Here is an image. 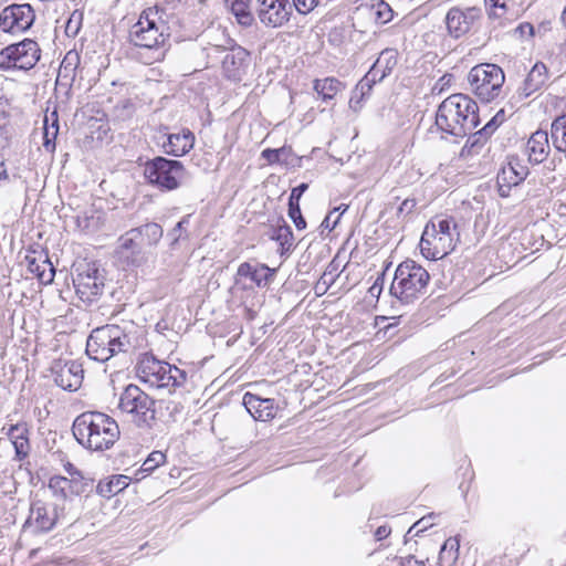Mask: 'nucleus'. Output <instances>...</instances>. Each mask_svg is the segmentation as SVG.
Returning a JSON list of instances; mask_svg holds the SVG:
<instances>
[{
	"mask_svg": "<svg viewBox=\"0 0 566 566\" xmlns=\"http://www.w3.org/2000/svg\"><path fill=\"white\" fill-rule=\"evenodd\" d=\"M75 440L91 451L111 449L119 439L120 430L115 419L99 411H85L72 424Z\"/></svg>",
	"mask_w": 566,
	"mask_h": 566,
	"instance_id": "nucleus-1",
	"label": "nucleus"
},
{
	"mask_svg": "<svg viewBox=\"0 0 566 566\" xmlns=\"http://www.w3.org/2000/svg\"><path fill=\"white\" fill-rule=\"evenodd\" d=\"M434 124L439 130L463 138L480 124L478 104L465 94H452L438 106Z\"/></svg>",
	"mask_w": 566,
	"mask_h": 566,
	"instance_id": "nucleus-2",
	"label": "nucleus"
},
{
	"mask_svg": "<svg viewBox=\"0 0 566 566\" xmlns=\"http://www.w3.org/2000/svg\"><path fill=\"white\" fill-rule=\"evenodd\" d=\"M170 27L159 15L157 8L144 10L138 21L129 30V42L135 46L150 50L153 61H160L169 45Z\"/></svg>",
	"mask_w": 566,
	"mask_h": 566,
	"instance_id": "nucleus-3",
	"label": "nucleus"
},
{
	"mask_svg": "<svg viewBox=\"0 0 566 566\" xmlns=\"http://www.w3.org/2000/svg\"><path fill=\"white\" fill-rule=\"evenodd\" d=\"M430 281L427 269L411 259L402 261L396 269L389 293L392 307L410 305L426 294Z\"/></svg>",
	"mask_w": 566,
	"mask_h": 566,
	"instance_id": "nucleus-4",
	"label": "nucleus"
},
{
	"mask_svg": "<svg viewBox=\"0 0 566 566\" xmlns=\"http://www.w3.org/2000/svg\"><path fill=\"white\" fill-rule=\"evenodd\" d=\"M137 164L143 167L145 182L161 192L175 191L189 179V171L178 159L156 156L143 160L139 157Z\"/></svg>",
	"mask_w": 566,
	"mask_h": 566,
	"instance_id": "nucleus-5",
	"label": "nucleus"
},
{
	"mask_svg": "<svg viewBox=\"0 0 566 566\" xmlns=\"http://www.w3.org/2000/svg\"><path fill=\"white\" fill-rule=\"evenodd\" d=\"M156 401L140 387L129 384L119 395L118 409L132 416L139 429H153L156 424Z\"/></svg>",
	"mask_w": 566,
	"mask_h": 566,
	"instance_id": "nucleus-6",
	"label": "nucleus"
},
{
	"mask_svg": "<svg viewBox=\"0 0 566 566\" xmlns=\"http://www.w3.org/2000/svg\"><path fill=\"white\" fill-rule=\"evenodd\" d=\"M72 281L80 300L92 304L104 292L106 271L98 262L84 259L72 265Z\"/></svg>",
	"mask_w": 566,
	"mask_h": 566,
	"instance_id": "nucleus-7",
	"label": "nucleus"
},
{
	"mask_svg": "<svg viewBox=\"0 0 566 566\" xmlns=\"http://www.w3.org/2000/svg\"><path fill=\"white\" fill-rule=\"evenodd\" d=\"M468 82L478 98L489 103L501 94L505 74L496 64L481 63L470 70Z\"/></svg>",
	"mask_w": 566,
	"mask_h": 566,
	"instance_id": "nucleus-8",
	"label": "nucleus"
},
{
	"mask_svg": "<svg viewBox=\"0 0 566 566\" xmlns=\"http://www.w3.org/2000/svg\"><path fill=\"white\" fill-rule=\"evenodd\" d=\"M41 57V49L32 39L12 43L0 51V71L33 69Z\"/></svg>",
	"mask_w": 566,
	"mask_h": 566,
	"instance_id": "nucleus-9",
	"label": "nucleus"
},
{
	"mask_svg": "<svg viewBox=\"0 0 566 566\" xmlns=\"http://www.w3.org/2000/svg\"><path fill=\"white\" fill-rule=\"evenodd\" d=\"M226 45H211L208 49V56L212 54L224 53L222 57V70L227 78L241 81L245 69L249 65L250 53L248 50L237 44L232 39H227Z\"/></svg>",
	"mask_w": 566,
	"mask_h": 566,
	"instance_id": "nucleus-10",
	"label": "nucleus"
},
{
	"mask_svg": "<svg viewBox=\"0 0 566 566\" xmlns=\"http://www.w3.org/2000/svg\"><path fill=\"white\" fill-rule=\"evenodd\" d=\"M35 21V12L30 3H13L0 12V29L4 33L20 34L28 31Z\"/></svg>",
	"mask_w": 566,
	"mask_h": 566,
	"instance_id": "nucleus-11",
	"label": "nucleus"
},
{
	"mask_svg": "<svg viewBox=\"0 0 566 566\" xmlns=\"http://www.w3.org/2000/svg\"><path fill=\"white\" fill-rule=\"evenodd\" d=\"M528 174L527 165L518 156H509L506 165L500 169L496 176L499 196L501 198H509L512 188L521 185Z\"/></svg>",
	"mask_w": 566,
	"mask_h": 566,
	"instance_id": "nucleus-12",
	"label": "nucleus"
},
{
	"mask_svg": "<svg viewBox=\"0 0 566 566\" xmlns=\"http://www.w3.org/2000/svg\"><path fill=\"white\" fill-rule=\"evenodd\" d=\"M65 506L59 503H50L42 500L31 502L30 516L38 528L42 533L52 531L60 521L65 518Z\"/></svg>",
	"mask_w": 566,
	"mask_h": 566,
	"instance_id": "nucleus-13",
	"label": "nucleus"
},
{
	"mask_svg": "<svg viewBox=\"0 0 566 566\" xmlns=\"http://www.w3.org/2000/svg\"><path fill=\"white\" fill-rule=\"evenodd\" d=\"M256 14L262 24L280 28L289 22L292 14L290 0H258Z\"/></svg>",
	"mask_w": 566,
	"mask_h": 566,
	"instance_id": "nucleus-14",
	"label": "nucleus"
},
{
	"mask_svg": "<svg viewBox=\"0 0 566 566\" xmlns=\"http://www.w3.org/2000/svg\"><path fill=\"white\" fill-rule=\"evenodd\" d=\"M480 18V8L470 7L461 9L459 7H452L446 15L448 32L452 38L459 39L468 33Z\"/></svg>",
	"mask_w": 566,
	"mask_h": 566,
	"instance_id": "nucleus-15",
	"label": "nucleus"
},
{
	"mask_svg": "<svg viewBox=\"0 0 566 566\" xmlns=\"http://www.w3.org/2000/svg\"><path fill=\"white\" fill-rule=\"evenodd\" d=\"M53 379L56 386L63 390L76 391L83 381V367L75 360L62 364L61 360L53 363L51 367Z\"/></svg>",
	"mask_w": 566,
	"mask_h": 566,
	"instance_id": "nucleus-16",
	"label": "nucleus"
},
{
	"mask_svg": "<svg viewBox=\"0 0 566 566\" xmlns=\"http://www.w3.org/2000/svg\"><path fill=\"white\" fill-rule=\"evenodd\" d=\"M115 337H112L111 324L93 329L86 340L87 356L99 363L109 360L112 358L109 343Z\"/></svg>",
	"mask_w": 566,
	"mask_h": 566,
	"instance_id": "nucleus-17",
	"label": "nucleus"
},
{
	"mask_svg": "<svg viewBox=\"0 0 566 566\" xmlns=\"http://www.w3.org/2000/svg\"><path fill=\"white\" fill-rule=\"evenodd\" d=\"M167 126H160V132H166ZM195 134L189 128H182L180 133H165V140L160 144L163 151L172 157H181L188 154L195 146Z\"/></svg>",
	"mask_w": 566,
	"mask_h": 566,
	"instance_id": "nucleus-18",
	"label": "nucleus"
},
{
	"mask_svg": "<svg viewBox=\"0 0 566 566\" xmlns=\"http://www.w3.org/2000/svg\"><path fill=\"white\" fill-rule=\"evenodd\" d=\"M242 403L250 416L256 421H271L275 418L279 406L273 398H262L252 392H245Z\"/></svg>",
	"mask_w": 566,
	"mask_h": 566,
	"instance_id": "nucleus-19",
	"label": "nucleus"
},
{
	"mask_svg": "<svg viewBox=\"0 0 566 566\" xmlns=\"http://www.w3.org/2000/svg\"><path fill=\"white\" fill-rule=\"evenodd\" d=\"M276 269H272L264 263L242 262L237 270L235 284L240 283L239 277L249 279L256 287L264 289L274 281Z\"/></svg>",
	"mask_w": 566,
	"mask_h": 566,
	"instance_id": "nucleus-20",
	"label": "nucleus"
},
{
	"mask_svg": "<svg viewBox=\"0 0 566 566\" xmlns=\"http://www.w3.org/2000/svg\"><path fill=\"white\" fill-rule=\"evenodd\" d=\"M548 81V69L547 66L538 61L536 62L526 77L522 82V84L516 90V96L518 101H522L535 92L542 90Z\"/></svg>",
	"mask_w": 566,
	"mask_h": 566,
	"instance_id": "nucleus-21",
	"label": "nucleus"
},
{
	"mask_svg": "<svg viewBox=\"0 0 566 566\" xmlns=\"http://www.w3.org/2000/svg\"><path fill=\"white\" fill-rule=\"evenodd\" d=\"M28 271L32 273L41 284H51L54 280L55 268L51 262L48 251L42 250L40 253L32 252L25 256Z\"/></svg>",
	"mask_w": 566,
	"mask_h": 566,
	"instance_id": "nucleus-22",
	"label": "nucleus"
},
{
	"mask_svg": "<svg viewBox=\"0 0 566 566\" xmlns=\"http://www.w3.org/2000/svg\"><path fill=\"white\" fill-rule=\"evenodd\" d=\"M168 363L157 359L151 353L142 355L137 363V371L146 377H155L158 387H164Z\"/></svg>",
	"mask_w": 566,
	"mask_h": 566,
	"instance_id": "nucleus-23",
	"label": "nucleus"
},
{
	"mask_svg": "<svg viewBox=\"0 0 566 566\" xmlns=\"http://www.w3.org/2000/svg\"><path fill=\"white\" fill-rule=\"evenodd\" d=\"M528 161L532 164L543 163L549 154L548 133L538 129L531 135L526 144Z\"/></svg>",
	"mask_w": 566,
	"mask_h": 566,
	"instance_id": "nucleus-24",
	"label": "nucleus"
},
{
	"mask_svg": "<svg viewBox=\"0 0 566 566\" xmlns=\"http://www.w3.org/2000/svg\"><path fill=\"white\" fill-rule=\"evenodd\" d=\"M270 238L279 243L281 256L290 254L294 249L293 230L283 218H280L277 226L273 227Z\"/></svg>",
	"mask_w": 566,
	"mask_h": 566,
	"instance_id": "nucleus-25",
	"label": "nucleus"
},
{
	"mask_svg": "<svg viewBox=\"0 0 566 566\" xmlns=\"http://www.w3.org/2000/svg\"><path fill=\"white\" fill-rule=\"evenodd\" d=\"M130 234H138L143 245L155 248L164 235L163 227L157 222H147L139 227L132 228Z\"/></svg>",
	"mask_w": 566,
	"mask_h": 566,
	"instance_id": "nucleus-26",
	"label": "nucleus"
},
{
	"mask_svg": "<svg viewBox=\"0 0 566 566\" xmlns=\"http://www.w3.org/2000/svg\"><path fill=\"white\" fill-rule=\"evenodd\" d=\"M130 482V478L124 474L112 475L106 481H99L96 492L103 497L109 499L113 495L124 491Z\"/></svg>",
	"mask_w": 566,
	"mask_h": 566,
	"instance_id": "nucleus-27",
	"label": "nucleus"
},
{
	"mask_svg": "<svg viewBox=\"0 0 566 566\" xmlns=\"http://www.w3.org/2000/svg\"><path fill=\"white\" fill-rule=\"evenodd\" d=\"M78 64H80V54L75 50L69 51L64 55V57L60 64L59 73H57V81L65 80V81H69L70 84L72 85V83L74 82L75 76H76V70L78 67Z\"/></svg>",
	"mask_w": 566,
	"mask_h": 566,
	"instance_id": "nucleus-28",
	"label": "nucleus"
},
{
	"mask_svg": "<svg viewBox=\"0 0 566 566\" xmlns=\"http://www.w3.org/2000/svg\"><path fill=\"white\" fill-rule=\"evenodd\" d=\"M343 87V83L335 77L317 78L313 85L314 91L324 102L333 99Z\"/></svg>",
	"mask_w": 566,
	"mask_h": 566,
	"instance_id": "nucleus-29",
	"label": "nucleus"
},
{
	"mask_svg": "<svg viewBox=\"0 0 566 566\" xmlns=\"http://www.w3.org/2000/svg\"><path fill=\"white\" fill-rule=\"evenodd\" d=\"M460 541L458 536L449 537L440 548L438 566H453L459 557Z\"/></svg>",
	"mask_w": 566,
	"mask_h": 566,
	"instance_id": "nucleus-30",
	"label": "nucleus"
},
{
	"mask_svg": "<svg viewBox=\"0 0 566 566\" xmlns=\"http://www.w3.org/2000/svg\"><path fill=\"white\" fill-rule=\"evenodd\" d=\"M551 138L557 151L566 153V113H563L553 120Z\"/></svg>",
	"mask_w": 566,
	"mask_h": 566,
	"instance_id": "nucleus-31",
	"label": "nucleus"
},
{
	"mask_svg": "<svg viewBox=\"0 0 566 566\" xmlns=\"http://www.w3.org/2000/svg\"><path fill=\"white\" fill-rule=\"evenodd\" d=\"M250 1L251 0H235L233 3L227 6L237 22L244 28L251 27L254 22V15L250 10Z\"/></svg>",
	"mask_w": 566,
	"mask_h": 566,
	"instance_id": "nucleus-32",
	"label": "nucleus"
},
{
	"mask_svg": "<svg viewBox=\"0 0 566 566\" xmlns=\"http://www.w3.org/2000/svg\"><path fill=\"white\" fill-rule=\"evenodd\" d=\"M436 228L441 241L447 243L448 250L451 252L454 249L453 235L455 234L459 238L457 223L452 218L438 219Z\"/></svg>",
	"mask_w": 566,
	"mask_h": 566,
	"instance_id": "nucleus-33",
	"label": "nucleus"
},
{
	"mask_svg": "<svg viewBox=\"0 0 566 566\" xmlns=\"http://www.w3.org/2000/svg\"><path fill=\"white\" fill-rule=\"evenodd\" d=\"M420 252L428 260H439L450 253L444 242H436L434 240L420 239Z\"/></svg>",
	"mask_w": 566,
	"mask_h": 566,
	"instance_id": "nucleus-34",
	"label": "nucleus"
},
{
	"mask_svg": "<svg viewBox=\"0 0 566 566\" xmlns=\"http://www.w3.org/2000/svg\"><path fill=\"white\" fill-rule=\"evenodd\" d=\"M468 139L464 146L461 149V156H469L473 154H478L479 150L483 147V145L491 137L489 134L484 133V129L481 128L478 132H470L468 135Z\"/></svg>",
	"mask_w": 566,
	"mask_h": 566,
	"instance_id": "nucleus-35",
	"label": "nucleus"
},
{
	"mask_svg": "<svg viewBox=\"0 0 566 566\" xmlns=\"http://www.w3.org/2000/svg\"><path fill=\"white\" fill-rule=\"evenodd\" d=\"M112 337H115L109 343L112 357L119 353H127L130 347L129 336L118 325L111 324Z\"/></svg>",
	"mask_w": 566,
	"mask_h": 566,
	"instance_id": "nucleus-36",
	"label": "nucleus"
},
{
	"mask_svg": "<svg viewBox=\"0 0 566 566\" xmlns=\"http://www.w3.org/2000/svg\"><path fill=\"white\" fill-rule=\"evenodd\" d=\"M69 478L62 475H53L50 478L48 488L52 492V495L63 501H71L72 493L69 492Z\"/></svg>",
	"mask_w": 566,
	"mask_h": 566,
	"instance_id": "nucleus-37",
	"label": "nucleus"
},
{
	"mask_svg": "<svg viewBox=\"0 0 566 566\" xmlns=\"http://www.w3.org/2000/svg\"><path fill=\"white\" fill-rule=\"evenodd\" d=\"M52 116L54 118H53V122H52L51 126H49V124H48V122H49L48 116H45V118H44L43 147L48 151H53L55 149V139H56L57 134H59V119H57L56 111H54L52 113Z\"/></svg>",
	"mask_w": 566,
	"mask_h": 566,
	"instance_id": "nucleus-38",
	"label": "nucleus"
},
{
	"mask_svg": "<svg viewBox=\"0 0 566 566\" xmlns=\"http://www.w3.org/2000/svg\"><path fill=\"white\" fill-rule=\"evenodd\" d=\"M376 61L380 62V77H387L397 65V52L394 49H385Z\"/></svg>",
	"mask_w": 566,
	"mask_h": 566,
	"instance_id": "nucleus-39",
	"label": "nucleus"
},
{
	"mask_svg": "<svg viewBox=\"0 0 566 566\" xmlns=\"http://www.w3.org/2000/svg\"><path fill=\"white\" fill-rule=\"evenodd\" d=\"M164 387L177 388L187 380V373L175 365L168 364Z\"/></svg>",
	"mask_w": 566,
	"mask_h": 566,
	"instance_id": "nucleus-40",
	"label": "nucleus"
},
{
	"mask_svg": "<svg viewBox=\"0 0 566 566\" xmlns=\"http://www.w3.org/2000/svg\"><path fill=\"white\" fill-rule=\"evenodd\" d=\"M489 18L499 19L505 17L510 12V3L507 0H484Z\"/></svg>",
	"mask_w": 566,
	"mask_h": 566,
	"instance_id": "nucleus-41",
	"label": "nucleus"
},
{
	"mask_svg": "<svg viewBox=\"0 0 566 566\" xmlns=\"http://www.w3.org/2000/svg\"><path fill=\"white\" fill-rule=\"evenodd\" d=\"M84 13L81 10H74L65 22V34L69 38H75L83 23Z\"/></svg>",
	"mask_w": 566,
	"mask_h": 566,
	"instance_id": "nucleus-42",
	"label": "nucleus"
},
{
	"mask_svg": "<svg viewBox=\"0 0 566 566\" xmlns=\"http://www.w3.org/2000/svg\"><path fill=\"white\" fill-rule=\"evenodd\" d=\"M69 492L72 493V499L87 492L93 484V480L84 478L83 474L69 479Z\"/></svg>",
	"mask_w": 566,
	"mask_h": 566,
	"instance_id": "nucleus-43",
	"label": "nucleus"
},
{
	"mask_svg": "<svg viewBox=\"0 0 566 566\" xmlns=\"http://www.w3.org/2000/svg\"><path fill=\"white\" fill-rule=\"evenodd\" d=\"M166 462V454L161 451H153L142 464L139 472L149 474L160 464Z\"/></svg>",
	"mask_w": 566,
	"mask_h": 566,
	"instance_id": "nucleus-44",
	"label": "nucleus"
},
{
	"mask_svg": "<svg viewBox=\"0 0 566 566\" xmlns=\"http://www.w3.org/2000/svg\"><path fill=\"white\" fill-rule=\"evenodd\" d=\"M120 254L125 259V261L128 265L135 266V268H139V266L144 265L148 260L147 253L144 250V248L128 250V252L120 253Z\"/></svg>",
	"mask_w": 566,
	"mask_h": 566,
	"instance_id": "nucleus-45",
	"label": "nucleus"
},
{
	"mask_svg": "<svg viewBox=\"0 0 566 566\" xmlns=\"http://www.w3.org/2000/svg\"><path fill=\"white\" fill-rule=\"evenodd\" d=\"M138 234H130V229L119 237V253H126L128 250L144 248L142 242H138Z\"/></svg>",
	"mask_w": 566,
	"mask_h": 566,
	"instance_id": "nucleus-46",
	"label": "nucleus"
},
{
	"mask_svg": "<svg viewBox=\"0 0 566 566\" xmlns=\"http://www.w3.org/2000/svg\"><path fill=\"white\" fill-rule=\"evenodd\" d=\"M280 154V165L286 167H300L301 157L296 156L291 146L284 145L277 148Z\"/></svg>",
	"mask_w": 566,
	"mask_h": 566,
	"instance_id": "nucleus-47",
	"label": "nucleus"
},
{
	"mask_svg": "<svg viewBox=\"0 0 566 566\" xmlns=\"http://www.w3.org/2000/svg\"><path fill=\"white\" fill-rule=\"evenodd\" d=\"M434 517V513H430L427 516L421 517L417 522H415L410 528L408 530L407 534L405 535V542L407 543L408 536L415 532L413 536H419L422 532H424L427 528L431 527L433 523L431 520Z\"/></svg>",
	"mask_w": 566,
	"mask_h": 566,
	"instance_id": "nucleus-48",
	"label": "nucleus"
},
{
	"mask_svg": "<svg viewBox=\"0 0 566 566\" xmlns=\"http://www.w3.org/2000/svg\"><path fill=\"white\" fill-rule=\"evenodd\" d=\"M287 214L293 221L297 230H304L306 228V220L302 214L300 205H287Z\"/></svg>",
	"mask_w": 566,
	"mask_h": 566,
	"instance_id": "nucleus-49",
	"label": "nucleus"
},
{
	"mask_svg": "<svg viewBox=\"0 0 566 566\" xmlns=\"http://www.w3.org/2000/svg\"><path fill=\"white\" fill-rule=\"evenodd\" d=\"M166 238L170 251L176 250L180 241L186 240L185 232L177 224L167 232Z\"/></svg>",
	"mask_w": 566,
	"mask_h": 566,
	"instance_id": "nucleus-50",
	"label": "nucleus"
},
{
	"mask_svg": "<svg viewBox=\"0 0 566 566\" xmlns=\"http://www.w3.org/2000/svg\"><path fill=\"white\" fill-rule=\"evenodd\" d=\"M505 120V111L501 108L497 113L482 127L484 133L492 136L497 127Z\"/></svg>",
	"mask_w": 566,
	"mask_h": 566,
	"instance_id": "nucleus-51",
	"label": "nucleus"
},
{
	"mask_svg": "<svg viewBox=\"0 0 566 566\" xmlns=\"http://www.w3.org/2000/svg\"><path fill=\"white\" fill-rule=\"evenodd\" d=\"M319 3V0H293L292 9L295 8V10L300 14H307L311 11H313Z\"/></svg>",
	"mask_w": 566,
	"mask_h": 566,
	"instance_id": "nucleus-52",
	"label": "nucleus"
},
{
	"mask_svg": "<svg viewBox=\"0 0 566 566\" xmlns=\"http://www.w3.org/2000/svg\"><path fill=\"white\" fill-rule=\"evenodd\" d=\"M28 434L29 429L27 427V423L12 424L8 432V436L10 437L12 442L21 439H29Z\"/></svg>",
	"mask_w": 566,
	"mask_h": 566,
	"instance_id": "nucleus-53",
	"label": "nucleus"
},
{
	"mask_svg": "<svg viewBox=\"0 0 566 566\" xmlns=\"http://www.w3.org/2000/svg\"><path fill=\"white\" fill-rule=\"evenodd\" d=\"M373 81L374 80H370L369 76L364 75L363 78L356 84L354 91L355 94H360V99H364L371 92L374 85L376 84Z\"/></svg>",
	"mask_w": 566,
	"mask_h": 566,
	"instance_id": "nucleus-54",
	"label": "nucleus"
},
{
	"mask_svg": "<svg viewBox=\"0 0 566 566\" xmlns=\"http://www.w3.org/2000/svg\"><path fill=\"white\" fill-rule=\"evenodd\" d=\"M12 443H13L14 452H15L14 459L17 461L24 460L29 455V452H30L29 439H21L18 441H13Z\"/></svg>",
	"mask_w": 566,
	"mask_h": 566,
	"instance_id": "nucleus-55",
	"label": "nucleus"
},
{
	"mask_svg": "<svg viewBox=\"0 0 566 566\" xmlns=\"http://www.w3.org/2000/svg\"><path fill=\"white\" fill-rule=\"evenodd\" d=\"M307 189L308 184L306 182H301L298 186L292 188L287 205H300V200Z\"/></svg>",
	"mask_w": 566,
	"mask_h": 566,
	"instance_id": "nucleus-56",
	"label": "nucleus"
},
{
	"mask_svg": "<svg viewBox=\"0 0 566 566\" xmlns=\"http://www.w3.org/2000/svg\"><path fill=\"white\" fill-rule=\"evenodd\" d=\"M387 269H388V266H386L385 270L378 274L374 284L369 287L368 292L371 296L378 297L380 295V293L382 292Z\"/></svg>",
	"mask_w": 566,
	"mask_h": 566,
	"instance_id": "nucleus-57",
	"label": "nucleus"
},
{
	"mask_svg": "<svg viewBox=\"0 0 566 566\" xmlns=\"http://www.w3.org/2000/svg\"><path fill=\"white\" fill-rule=\"evenodd\" d=\"M421 238L428 239V240H434L436 242H442L441 238L438 235L437 228H436V220H430L421 234Z\"/></svg>",
	"mask_w": 566,
	"mask_h": 566,
	"instance_id": "nucleus-58",
	"label": "nucleus"
},
{
	"mask_svg": "<svg viewBox=\"0 0 566 566\" xmlns=\"http://www.w3.org/2000/svg\"><path fill=\"white\" fill-rule=\"evenodd\" d=\"M416 206H417V201H416V199H413V198H407V199H405V200L400 203V206L398 207V210H397V217L399 218V217H401L402 214H403V216H408V214H410V213L413 211V209L416 208Z\"/></svg>",
	"mask_w": 566,
	"mask_h": 566,
	"instance_id": "nucleus-59",
	"label": "nucleus"
},
{
	"mask_svg": "<svg viewBox=\"0 0 566 566\" xmlns=\"http://www.w3.org/2000/svg\"><path fill=\"white\" fill-rule=\"evenodd\" d=\"M515 34H518L520 38H524L525 35L533 38L536 34L535 28L530 22H522L520 23L515 30Z\"/></svg>",
	"mask_w": 566,
	"mask_h": 566,
	"instance_id": "nucleus-60",
	"label": "nucleus"
},
{
	"mask_svg": "<svg viewBox=\"0 0 566 566\" xmlns=\"http://www.w3.org/2000/svg\"><path fill=\"white\" fill-rule=\"evenodd\" d=\"M280 154L277 148H265L261 153V157L270 165H280Z\"/></svg>",
	"mask_w": 566,
	"mask_h": 566,
	"instance_id": "nucleus-61",
	"label": "nucleus"
},
{
	"mask_svg": "<svg viewBox=\"0 0 566 566\" xmlns=\"http://www.w3.org/2000/svg\"><path fill=\"white\" fill-rule=\"evenodd\" d=\"M376 14H377V18L379 20H381L382 23H387L392 18V10L390 9V7L387 3L380 2Z\"/></svg>",
	"mask_w": 566,
	"mask_h": 566,
	"instance_id": "nucleus-62",
	"label": "nucleus"
},
{
	"mask_svg": "<svg viewBox=\"0 0 566 566\" xmlns=\"http://www.w3.org/2000/svg\"><path fill=\"white\" fill-rule=\"evenodd\" d=\"M11 138V132L9 124L0 125V149L9 147Z\"/></svg>",
	"mask_w": 566,
	"mask_h": 566,
	"instance_id": "nucleus-63",
	"label": "nucleus"
},
{
	"mask_svg": "<svg viewBox=\"0 0 566 566\" xmlns=\"http://www.w3.org/2000/svg\"><path fill=\"white\" fill-rule=\"evenodd\" d=\"M380 62L375 61L374 64L370 66L368 72L365 74L366 76H369L370 80H374V83L381 82L385 77H380Z\"/></svg>",
	"mask_w": 566,
	"mask_h": 566,
	"instance_id": "nucleus-64",
	"label": "nucleus"
}]
</instances>
